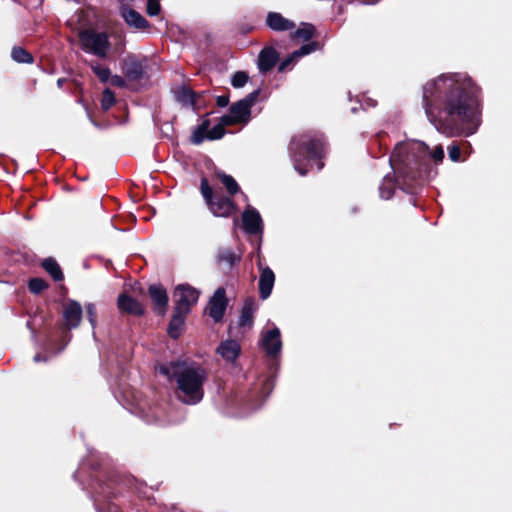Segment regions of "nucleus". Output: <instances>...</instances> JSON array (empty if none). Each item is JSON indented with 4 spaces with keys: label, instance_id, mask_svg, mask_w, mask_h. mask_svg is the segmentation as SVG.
Listing matches in <instances>:
<instances>
[{
    "label": "nucleus",
    "instance_id": "37998d69",
    "mask_svg": "<svg viewBox=\"0 0 512 512\" xmlns=\"http://www.w3.org/2000/svg\"><path fill=\"white\" fill-rule=\"evenodd\" d=\"M41 360H42V358H41L40 354H36V355L34 356V361H35V362H39V361H41Z\"/></svg>",
    "mask_w": 512,
    "mask_h": 512
},
{
    "label": "nucleus",
    "instance_id": "f03ea898",
    "mask_svg": "<svg viewBox=\"0 0 512 512\" xmlns=\"http://www.w3.org/2000/svg\"><path fill=\"white\" fill-rule=\"evenodd\" d=\"M427 145L418 140H408L398 143L390 158L389 162L396 175L394 180L390 175L383 178L379 186L380 197L389 200L396 188L403 190L406 193H414L419 185L418 177L420 176L419 169H412L410 167L409 154L413 153L415 159L422 161L426 155Z\"/></svg>",
    "mask_w": 512,
    "mask_h": 512
},
{
    "label": "nucleus",
    "instance_id": "a878e982",
    "mask_svg": "<svg viewBox=\"0 0 512 512\" xmlns=\"http://www.w3.org/2000/svg\"><path fill=\"white\" fill-rule=\"evenodd\" d=\"M187 314L188 313L180 312L174 309V314L168 329V333L172 338H177L179 336Z\"/></svg>",
    "mask_w": 512,
    "mask_h": 512
},
{
    "label": "nucleus",
    "instance_id": "2f4dec72",
    "mask_svg": "<svg viewBox=\"0 0 512 512\" xmlns=\"http://www.w3.org/2000/svg\"><path fill=\"white\" fill-rule=\"evenodd\" d=\"M11 57L15 62L18 63H32L33 57L22 47H14L11 51Z\"/></svg>",
    "mask_w": 512,
    "mask_h": 512
},
{
    "label": "nucleus",
    "instance_id": "1a4fd4ad",
    "mask_svg": "<svg viewBox=\"0 0 512 512\" xmlns=\"http://www.w3.org/2000/svg\"><path fill=\"white\" fill-rule=\"evenodd\" d=\"M230 124H224L222 121V117L220 118V122L210 128L209 120H203L202 123L194 130L191 141L192 143L199 145L204 139L209 140H217L224 136L225 134V126H229Z\"/></svg>",
    "mask_w": 512,
    "mask_h": 512
},
{
    "label": "nucleus",
    "instance_id": "b1692460",
    "mask_svg": "<svg viewBox=\"0 0 512 512\" xmlns=\"http://www.w3.org/2000/svg\"><path fill=\"white\" fill-rule=\"evenodd\" d=\"M118 308L122 312L130 313L133 315H141L144 312L142 305L134 298L121 294L118 296Z\"/></svg>",
    "mask_w": 512,
    "mask_h": 512
},
{
    "label": "nucleus",
    "instance_id": "58836bf2",
    "mask_svg": "<svg viewBox=\"0 0 512 512\" xmlns=\"http://www.w3.org/2000/svg\"><path fill=\"white\" fill-rule=\"evenodd\" d=\"M86 308V313H87V316H88V320L92 326V329L94 330L95 327H96V324H97V312H96V307L93 303H88L86 304L85 306Z\"/></svg>",
    "mask_w": 512,
    "mask_h": 512
},
{
    "label": "nucleus",
    "instance_id": "473e14b6",
    "mask_svg": "<svg viewBox=\"0 0 512 512\" xmlns=\"http://www.w3.org/2000/svg\"><path fill=\"white\" fill-rule=\"evenodd\" d=\"M315 27L312 24L305 23L293 33V38L310 40L314 36Z\"/></svg>",
    "mask_w": 512,
    "mask_h": 512
},
{
    "label": "nucleus",
    "instance_id": "c03bdc74",
    "mask_svg": "<svg viewBox=\"0 0 512 512\" xmlns=\"http://www.w3.org/2000/svg\"><path fill=\"white\" fill-rule=\"evenodd\" d=\"M367 105L374 107L376 103L373 100H370L369 103H367Z\"/></svg>",
    "mask_w": 512,
    "mask_h": 512
},
{
    "label": "nucleus",
    "instance_id": "7ed1b4c3",
    "mask_svg": "<svg viewBox=\"0 0 512 512\" xmlns=\"http://www.w3.org/2000/svg\"><path fill=\"white\" fill-rule=\"evenodd\" d=\"M156 371L169 380L173 378L176 380L178 386L177 396L184 404L195 405L203 399V385L207 374L201 366L187 364L184 361H172L159 365Z\"/></svg>",
    "mask_w": 512,
    "mask_h": 512
},
{
    "label": "nucleus",
    "instance_id": "ddd939ff",
    "mask_svg": "<svg viewBox=\"0 0 512 512\" xmlns=\"http://www.w3.org/2000/svg\"><path fill=\"white\" fill-rule=\"evenodd\" d=\"M146 59H139L135 55H128L124 59L123 72L130 81H140L145 76Z\"/></svg>",
    "mask_w": 512,
    "mask_h": 512
},
{
    "label": "nucleus",
    "instance_id": "f704fd0d",
    "mask_svg": "<svg viewBox=\"0 0 512 512\" xmlns=\"http://www.w3.org/2000/svg\"><path fill=\"white\" fill-rule=\"evenodd\" d=\"M116 103L115 95L114 93L109 89L106 88L102 93V99H101V108L104 111L109 110L114 104Z\"/></svg>",
    "mask_w": 512,
    "mask_h": 512
},
{
    "label": "nucleus",
    "instance_id": "49530a36",
    "mask_svg": "<svg viewBox=\"0 0 512 512\" xmlns=\"http://www.w3.org/2000/svg\"><path fill=\"white\" fill-rule=\"evenodd\" d=\"M351 111H352L353 113H355V112L357 111V108H356V107H352V108H351Z\"/></svg>",
    "mask_w": 512,
    "mask_h": 512
},
{
    "label": "nucleus",
    "instance_id": "cd10ccee",
    "mask_svg": "<svg viewBox=\"0 0 512 512\" xmlns=\"http://www.w3.org/2000/svg\"><path fill=\"white\" fill-rule=\"evenodd\" d=\"M42 266L45 269V271L47 273H49L55 281L63 280L62 270L55 259H53V258L44 259V261L42 262Z\"/></svg>",
    "mask_w": 512,
    "mask_h": 512
},
{
    "label": "nucleus",
    "instance_id": "39448f33",
    "mask_svg": "<svg viewBox=\"0 0 512 512\" xmlns=\"http://www.w3.org/2000/svg\"><path fill=\"white\" fill-rule=\"evenodd\" d=\"M259 96V90H254L249 93L243 99L234 103L230 109L229 113L222 116V121L224 124H244L246 125L250 121L251 117V107L257 101Z\"/></svg>",
    "mask_w": 512,
    "mask_h": 512
},
{
    "label": "nucleus",
    "instance_id": "9d476101",
    "mask_svg": "<svg viewBox=\"0 0 512 512\" xmlns=\"http://www.w3.org/2000/svg\"><path fill=\"white\" fill-rule=\"evenodd\" d=\"M260 346L269 357H277L282 349L281 333L277 327L263 331Z\"/></svg>",
    "mask_w": 512,
    "mask_h": 512
},
{
    "label": "nucleus",
    "instance_id": "79ce46f5",
    "mask_svg": "<svg viewBox=\"0 0 512 512\" xmlns=\"http://www.w3.org/2000/svg\"><path fill=\"white\" fill-rule=\"evenodd\" d=\"M217 105L220 107H225L229 103V97L226 95H221L216 98Z\"/></svg>",
    "mask_w": 512,
    "mask_h": 512
},
{
    "label": "nucleus",
    "instance_id": "72a5a7b5",
    "mask_svg": "<svg viewBox=\"0 0 512 512\" xmlns=\"http://www.w3.org/2000/svg\"><path fill=\"white\" fill-rule=\"evenodd\" d=\"M90 67L101 82L106 83L110 79L111 71L108 67H104L97 62H92Z\"/></svg>",
    "mask_w": 512,
    "mask_h": 512
},
{
    "label": "nucleus",
    "instance_id": "6ab92c4d",
    "mask_svg": "<svg viewBox=\"0 0 512 512\" xmlns=\"http://www.w3.org/2000/svg\"><path fill=\"white\" fill-rule=\"evenodd\" d=\"M149 296L154 306V310L163 315L168 305V295L166 290L159 284H152L149 287Z\"/></svg>",
    "mask_w": 512,
    "mask_h": 512
},
{
    "label": "nucleus",
    "instance_id": "f8f14e48",
    "mask_svg": "<svg viewBox=\"0 0 512 512\" xmlns=\"http://www.w3.org/2000/svg\"><path fill=\"white\" fill-rule=\"evenodd\" d=\"M227 307V298L225 289L218 288L213 296L210 298L207 312L208 315L215 321L219 322L222 320Z\"/></svg>",
    "mask_w": 512,
    "mask_h": 512
},
{
    "label": "nucleus",
    "instance_id": "7c9ffc66",
    "mask_svg": "<svg viewBox=\"0 0 512 512\" xmlns=\"http://www.w3.org/2000/svg\"><path fill=\"white\" fill-rule=\"evenodd\" d=\"M217 259L219 262L226 263L230 267L239 261V257L229 248L219 249Z\"/></svg>",
    "mask_w": 512,
    "mask_h": 512
},
{
    "label": "nucleus",
    "instance_id": "20e7f679",
    "mask_svg": "<svg viewBox=\"0 0 512 512\" xmlns=\"http://www.w3.org/2000/svg\"><path fill=\"white\" fill-rule=\"evenodd\" d=\"M324 151V140L321 134H301L292 138L289 152L295 170L305 176L312 167L311 161H317V170H321L324 164L320 161Z\"/></svg>",
    "mask_w": 512,
    "mask_h": 512
},
{
    "label": "nucleus",
    "instance_id": "f3484780",
    "mask_svg": "<svg viewBox=\"0 0 512 512\" xmlns=\"http://www.w3.org/2000/svg\"><path fill=\"white\" fill-rule=\"evenodd\" d=\"M258 267L260 270L259 293L261 299L265 300L271 295L275 283V275L269 267H264L260 260L258 261Z\"/></svg>",
    "mask_w": 512,
    "mask_h": 512
},
{
    "label": "nucleus",
    "instance_id": "a19ab883",
    "mask_svg": "<svg viewBox=\"0 0 512 512\" xmlns=\"http://www.w3.org/2000/svg\"><path fill=\"white\" fill-rule=\"evenodd\" d=\"M111 84L115 87L124 88L126 81L122 76L114 75L110 77Z\"/></svg>",
    "mask_w": 512,
    "mask_h": 512
},
{
    "label": "nucleus",
    "instance_id": "4be33fe9",
    "mask_svg": "<svg viewBox=\"0 0 512 512\" xmlns=\"http://www.w3.org/2000/svg\"><path fill=\"white\" fill-rule=\"evenodd\" d=\"M316 49H317V44L314 42L302 45L298 50H295L291 55H289L287 58H285L281 62L280 66H279V70L283 71V70L289 68L296 61H298L301 57L314 52Z\"/></svg>",
    "mask_w": 512,
    "mask_h": 512
},
{
    "label": "nucleus",
    "instance_id": "4c0bfd02",
    "mask_svg": "<svg viewBox=\"0 0 512 512\" xmlns=\"http://www.w3.org/2000/svg\"><path fill=\"white\" fill-rule=\"evenodd\" d=\"M160 0H147L146 12L149 16L154 17L160 14L161 5Z\"/></svg>",
    "mask_w": 512,
    "mask_h": 512
},
{
    "label": "nucleus",
    "instance_id": "bb28decb",
    "mask_svg": "<svg viewBox=\"0 0 512 512\" xmlns=\"http://www.w3.org/2000/svg\"><path fill=\"white\" fill-rule=\"evenodd\" d=\"M175 98L179 103H181L183 105H190V106L196 105L195 93L191 89H189L185 86H182L175 91Z\"/></svg>",
    "mask_w": 512,
    "mask_h": 512
},
{
    "label": "nucleus",
    "instance_id": "423d86ee",
    "mask_svg": "<svg viewBox=\"0 0 512 512\" xmlns=\"http://www.w3.org/2000/svg\"><path fill=\"white\" fill-rule=\"evenodd\" d=\"M79 39L83 51L101 58L106 57L111 46L105 32L82 30L79 32Z\"/></svg>",
    "mask_w": 512,
    "mask_h": 512
},
{
    "label": "nucleus",
    "instance_id": "4468645a",
    "mask_svg": "<svg viewBox=\"0 0 512 512\" xmlns=\"http://www.w3.org/2000/svg\"><path fill=\"white\" fill-rule=\"evenodd\" d=\"M243 229L247 234L257 235L263 232V221L259 212L253 208L248 207L242 215Z\"/></svg>",
    "mask_w": 512,
    "mask_h": 512
},
{
    "label": "nucleus",
    "instance_id": "a211bd4d",
    "mask_svg": "<svg viewBox=\"0 0 512 512\" xmlns=\"http://www.w3.org/2000/svg\"><path fill=\"white\" fill-rule=\"evenodd\" d=\"M222 359L227 363H235L241 352V346L236 340L222 341L216 349Z\"/></svg>",
    "mask_w": 512,
    "mask_h": 512
},
{
    "label": "nucleus",
    "instance_id": "dca6fc26",
    "mask_svg": "<svg viewBox=\"0 0 512 512\" xmlns=\"http://www.w3.org/2000/svg\"><path fill=\"white\" fill-rule=\"evenodd\" d=\"M63 318L64 324L68 329L78 327L82 318V307L80 303L75 300L65 302L63 305Z\"/></svg>",
    "mask_w": 512,
    "mask_h": 512
},
{
    "label": "nucleus",
    "instance_id": "5701e85b",
    "mask_svg": "<svg viewBox=\"0 0 512 512\" xmlns=\"http://www.w3.org/2000/svg\"><path fill=\"white\" fill-rule=\"evenodd\" d=\"M137 410L136 413L142 417L147 423H156V424H167L175 422V420L172 419H162L160 416V409L158 407L149 408V411H146L144 405L138 403L137 404Z\"/></svg>",
    "mask_w": 512,
    "mask_h": 512
},
{
    "label": "nucleus",
    "instance_id": "412c9836",
    "mask_svg": "<svg viewBox=\"0 0 512 512\" xmlns=\"http://www.w3.org/2000/svg\"><path fill=\"white\" fill-rule=\"evenodd\" d=\"M316 49H317V44L314 42L302 45L298 50H295L291 55H289L287 58H285L281 62L280 66H279V70L283 71V70L289 68L296 61H298L301 57L314 52Z\"/></svg>",
    "mask_w": 512,
    "mask_h": 512
},
{
    "label": "nucleus",
    "instance_id": "2eb2a0df",
    "mask_svg": "<svg viewBox=\"0 0 512 512\" xmlns=\"http://www.w3.org/2000/svg\"><path fill=\"white\" fill-rule=\"evenodd\" d=\"M120 15L132 29L144 31L150 28V23L139 12L127 5L121 6Z\"/></svg>",
    "mask_w": 512,
    "mask_h": 512
},
{
    "label": "nucleus",
    "instance_id": "ea45409f",
    "mask_svg": "<svg viewBox=\"0 0 512 512\" xmlns=\"http://www.w3.org/2000/svg\"><path fill=\"white\" fill-rule=\"evenodd\" d=\"M448 156H449L450 160L453 162L460 161L461 150H460L459 146L451 145L450 147H448Z\"/></svg>",
    "mask_w": 512,
    "mask_h": 512
},
{
    "label": "nucleus",
    "instance_id": "9b49d317",
    "mask_svg": "<svg viewBox=\"0 0 512 512\" xmlns=\"http://www.w3.org/2000/svg\"><path fill=\"white\" fill-rule=\"evenodd\" d=\"M444 158V150L441 145L437 146L431 153H429V147L427 146V151L424 159L422 161H419L417 158L415 159V156L413 153L409 154L410 159V167L412 169H419L420 170V176L418 177V182L420 183L421 179L424 175L427 174L429 169V160L432 159L435 162H441Z\"/></svg>",
    "mask_w": 512,
    "mask_h": 512
},
{
    "label": "nucleus",
    "instance_id": "6e6552de",
    "mask_svg": "<svg viewBox=\"0 0 512 512\" xmlns=\"http://www.w3.org/2000/svg\"><path fill=\"white\" fill-rule=\"evenodd\" d=\"M175 310L189 313L191 307L197 303L199 291L188 284H180L174 291Z\"/></svg>",
    "mask_w": 512,
    "mask_h": 512
},
{
    "label": "nucleus",
    "instance_id": "c85d7f7f",
    "mask_svg": "<svg viewBox=\"0 0 512 512\" xmlns=\"http://www.w3.org/2000/svg\"><path fill=\"white\" fill-rule=\"evenodd\" d=\"M215 175L231 195H234L239 191V185L232 176L224 173L223 171H216Z\"/></svg>",
    "mask_w": 512,
    "mask_h": 512
},
{
    "label": "nucleus",
    "instance_id": "e433bc0d",
    "mask_svg": "<svg viewBox=\"0 0 512 512\" xmlns=\"http://www.w3.org/2000/svg\"><path fill=\"white\" fill-rule=\"evenodd\" d=\"M29 289L34 294L41 293L44 289H46L47 284L44 280L40 278H33L29 281Z\"/></svg>",
    "mask_w": 512,
    "mask_h": 512
},
{
    "label": "nucleus",
    "instance_id": "393cba45",
    "mask_svg": "<svg viewBox=\"0 0 512 512\" xmlns=\"http://www.w3.org/2000/svg\"><path fill=\"white\" fill-rule=\"evenodd\" d=\"M278 59V54L274 48L263 49L258 58V67L260 71L267 72L271 70Z\"/></svg>",
    "mask_w": 512,
    "mask_h": 512
},
{
    "label": "nucleus",
    "instance_id": "c9c22d12",
    "mask_svg": "<svg viewBox=\"0 0 512 512\" xmlns=\"http://www.w3.org/2000/svg\"><path fill=\"white\" fill-rule=\"evenodd\" d=\"M248 81V75L243 71L236 72L231 79V84L235 88H242Z\"/></svg>",
    "mask_w": 512,
    "mask_h": 512
},
{
    "label": "nucleus",
    "instance_id": "f257e3e1",
    "mask_svg": "<svg viewBox=\"0 0 512 512\" xmlns=\"http://www.w3.org/2000/svg\"><path fill=\"white\" fill-rule=\"evenodd\" d=\"M480 88L464 72L443 73L423 86L426 116L447 137L470 136L481 124Z\"/></svg>",
    "mask_w": 512,
    "mask_h": 512
},
{
    "label": "nucleus",
    "instance_id": "a18cd8bd",
    "mask_svg": "<svg viewBox=\"0 0 512 512\" xmlns=\"http://www.w3.org/2000/svg\"><path fill=\"white\" fill-rule=\"evenodd\" d=\"M62 83H63V79H58L57 84L59 87H61Z\"/></svg>",
    "mask_w": 512,
    "mask_h": 512
},
{
    "label": "nucleus",
    "instance_id": "c756f323",
    "mask_svg": "<svg viewBox=\"0 0 512 512\" xmlns=\"http://www.w3.org/2000/svg\"><path fill=\"white\" fill-rule=\"evenodd\" d=\"M253 307L252 301L247 302L242 308L241 314L239 316L238 325L240 327H251L253 324Z\"/></svg>",
    "mask_w": 512,
    "mask_h": 512
},
{
    "label": "nucleus",
    "instance_id": "0eeeda50",
    "mask_svg": "<svg viewBox=\"0 0 512 512\" xmlns=\"http://www.w3.org/2000/svg\"><path fill=\"white\" fill-rule=\"evenodd\" d=\"M201 194L206 201L210 211L217 217H228L234 210L233 202L224 196H214L206 178L201 179Z\"/></svg>",
    "mask_w": 512,
    "mask_h": 512
},
{
    "label": "nucleus",
    "instance_id": "aec40b11",
    "mask_svg": "<svg viewBox=\"0 0 512 512\" xmlns=\"http://www.w3.org/2000/svg\"><path fill=\"white\" fill-rule=\"evenodd\" d=\"M267 26L273 31H288L295 28V23L278 12H269L266 18Z\"/></svg>",
    "mask_w": 512,
    "mask_h": 512
}]
</instances>
